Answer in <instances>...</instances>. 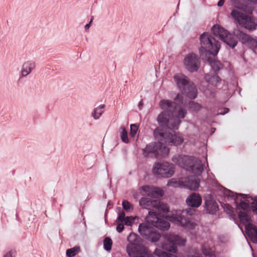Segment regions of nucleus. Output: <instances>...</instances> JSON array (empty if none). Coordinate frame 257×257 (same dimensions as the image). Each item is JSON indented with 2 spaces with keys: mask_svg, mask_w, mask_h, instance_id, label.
Instances as JSON below:
<instances>
[{
  "mask_svg": "<svg viewBox=\"0 0 257 257\" xmlns=\"http://www.w3.org/2000/svg\"><path fill=\"white\" fill-rule=\"evenodd\" d=\"M154 136L158 142L151 143L143 149V155L146 157L164 158L169 152L166 144L178 146L184 141L180 134L171 130L163 132L160 128H157L154 131Z\"/></svg>",
  "mask_w": 257,
  "mask_h": 257,
  "instance_id": "nucleus-1",
  "label": "nucleus"
},
{
  "mask_svg": "<svg viewBox=\"0 0 257 257\" xmlns=\"http://www.w3.org/2000/svg\"><path fill=\"white\" fill-rule=\"evenodd\" d=\"M139 204L142 207L150 210L149 215L146 218L149 223L161 230H168L170 228L169 222L164 218L161 217L162 212L169 211V207L167 204L145 197L140 199Z\"/></svg>",
  "mask_w": 257,
  "mask_h": 257,
  "instance_id": "nucleus-2",
  "label": "nucleus"
},
{
  "mask_svg": "<svg viewBox=\"0 0 257 257\" xmlns=\"http://www.w3.org/2000/svg\"><path fill=\"white\" fill-rule=\"evenodd\" d=\"M174 103L167 99H162L159 102L160 108L164 111L157 117V121L160 125L158 128L166 132L169 130L177 129L180 123L178 119H174L173 114L171 113L173 109Z\"/></svg>",
  "mask_w": 257,
  "mask_h": 257,
  "instance_id": "nucleus-3",
  "label": "nucleus"
},
{
  "mask_svg": "<svg viewBox=\"0 0 257 257\" xmlns=\"http://www.w3.org/2000/svg\"><path fill=\"white\" fill-rule=\"evenodd\" d=\"M127 240L126 251L130 257H153L147 247L139 245L140 238L136 234L131 233Z\"/></svg>",
  "mask_w": 257,
  "mask_h": 257,
  "instance_id": "nucleus-4",
  "label": "nucleus"
},
{
  "mask_svg": "<svg viewBox=\"0 0 257 257\" xmlns=\"http://www.w3.org/2000/svg\"><path fill=\"white\" fill-rule=\"evenodd\" d=\"M200 44L199 51L201 56L207 53L215 56L220 48L219 43L207 32H204L200 35Z\"/></svg>",
  "mask_w": 257,
  "mask_h": 257,
  "instance_id": "nucleus-5",
  "label": "nucleus"
},
{
  "mask_svg": "<svg viewBox=\"0 0 257 257\" xmlns=\"http://www.w3.org/2000/svg\"><path fill=\"white\" fill-rule=\"evenodd\" d=\"M173 79L177 87L182 93L186 94L191 99L196 97L197 89L193 83L186 75L181 73H176L173 76Z\"/></svg>",
  "mask_w": 257,
  "mask_h": 257,
  "instance_id": "nucleus-6",
  "label": "nucleus"
},
{
  "mask_svg": "<svg viewBox=\"0 0 257 257\" xmlns=\"http://www.w3.org/2000/svg\"><path fill=\"white\" fill-rule=\"evenodd\" d=\"M226 195L229 197H234L235 202L238 203V207L244 210L252 208V211L257 214V200L246 195L236 194L231 191H227Z\"/></svg>",
  "mask_w": 257,
  "mask_h": 257,
  "instance_id": "nucleus-7",
  "label": "nucleus"
},
{
  "mask_svg": "<svg viewBox=\"0 0 257 257\" xmlns=\"http://www.w3.org/2000/svg\"><path fill=\"white\" fill-rule=\"evenodd\" d=\"M168 186L173 187H183L190 190H196L199 186V182L198 179L193 176L182 177L177 180L171 179L167 184Z\"/></svg>",
  "mask_w": 257,
  "mask_h": 257,
  "instance_id": "nucleus-8",
  "label": "nucleus"
},
{
  "mask_svg": "<svg viewBox=\"0 0 257 257\" xmlns=\"http://www.w3.org/2000/svg\"><path fill=\"white\" fill-rule=\"evenodd\" d=\"M165 240L162 244V248L167 251L176 252L177 245H184L185 240L180 236L173 234L166 233L164 235Z\"/></svg>",
  "mask_w": 257,
  "mask_h": 257,
  "instance_id": "nucleus-9",
  "label": "nucleus"
},
{
  "mask_svg": "<svg viewBox=\"0 0 257 257\" xmlns=\"http://www.w3.org/2000/svg\"><path fill=\"white\" fill-rule=\"evenodd\" d=\"M211 31L215 36L218 37L230 47L234 48L237 45L236 39L220 26L218 25L213 26Z\"/></svg>",
  "mask_w": 257,
  "mask_h": 257,
  "instance_id": "nucleus-10",
  "label": "nucleus"
},
{
  "mask_svg": "<svg viewBox=\"0 0 257 257\" xmlns=\"http://www.w3.org/2000/svg\"><path fill=\"white\" fill-rule=\"evenodd\" d=\"M188 211L183 210L181 213H177L171 217V220L187 229L195 228L196 224L187 216Z\"/></svg>",
  "mask_w": 257,
  "mask_h": 257,
  "instance_id": "nucleus-11",
  "label": "nucleus"
},
{
  "mask_svg": "<svg viewBox=\"0 0 257 257\" xmlns=\"http://www.w3.org/2000/svg\"><path fill=\"white\" fill-rule=\"evenodd\" d=\"M155 174L165 178L171 177L175 172L174 165L169 162H158L153 168Z\"/></svg>",
  "mask_w": 257,
  "mask_h": 257,
  "instance_id": "nucleus-12",
  "label": "nucleus"
},
{
  "mask_svg": "<svg viewBox=\"0 0 257 257\" xmlns=\"http://www.w3.org/2000/svg\"><path fill=\"white\" fill-rule=\"evenodd\" d=\"M183 64L185 68L189 72H196L200 65V58L195 53H190L186 55Z\"/></svg>",
  "mask_w": 257,
  "mask_h": 257,
  "instance_id": "nucleus-13",
  "label": "nucleus"
},
{
  "mask_svg": "<svg viewBox=\"0 0 257 257\" xmlns=\"http://www.w3.org/2000/svg\"><path fill=\"white\" fill-rule=\"evenodd\" d=\"M139 231L142 236L152 242H156L160 239L161 234L152 227H149L147 224L142 223L139 225Z\"/></svg>",
  "mask_w": 257,
  "mask_h": 257,
  "instance_id": "nucleus-14",
  "label": "nucleus"
},
{
  "mask_svg": "<svg viewBox=\"0 0 257 257\" xmlns=\"http://www.w3.org/2000/svg\"><path fill=\"white\" fill-rule=\"evenodd\" d=\"M174 100L175 102L172 101V103H174V104H173V109L172 110L171 113H173V114L174 119H178L180 121L179 119L183 118L187 113V111L185 109L180 106H178L177 105H176V103H178L179 105H184L182 95L178 94L174 98Z\"/></svg>",
  "mask_w": 257,
  "mask_h": 257,
  "instance_id": "nucleus-15",
  "label": "nucleus"
},
{
  "mask_svg": "<svg viewBox=\"0 0 257 257\" xmlns=\"http://www.w3.org/2000/svg\"><path fill=\"white\" fill-rule=\"evenodd\" d=\"M178 165L195 175H200L204 168L202 162H178Z\"/></svg>",
  "mask_w": 257,
  "mask_h": 257,
  "instance_id": "nucleus-16",
  "label": "nucleus"
},
{
  "mask_svg": "<svg viewBox=\"0 0 257 257\" xmlns=\"http://www.w3.org/2000/svg\"><path fill=\"white\" fill-rule=\"evenodd\" d=\"M142 190L143 195H146L153 198L162 196L164 194L163 191L160 188L148 185L143 186Z\"/></svg>",
  "mask_w": 257,
  "mask_h": 257,
  "instance_id": "nucleus-17",
  "label": "nucleus"
},
{
  "mask_svg": "<svg viewBox=\"0 0 257 257\" xmlns=\"http://www.w3.org/2000/svg\"><path fill=\"white\" fill-rule=\"evenodd\" d=\"M36 62L33 60H28L24 62L22 65L20 77L24 78L29 75L35 68Z\"/></svg>",
  "mask_w": 257,
  "mask_h": 257,
  "instance_id": "nucleus-18",
  "label": "nucleus"
},
{
  "mask_svg": "<svg viewBox=\"0 0 257 257\" xmlns=\"http://www.w3.org/2000/svg\"><path fill=\"white\" fill-rule=\"evenodd\" d=\"M186 201L188 206L197 208L201 204L202 198L199 194L192 193L187 197Z\"/></svg>",
  "mask_w": 257,
  "mask_h": 257,
  "instance_id": "nucleus-19",
  "label": "nucleus"
},
{
  "mask_svg": "<svg viewBox=\"0 0 257 257\" xmlns=\"http://www.w3.org/2000/svg\"><path fill=\"white\" fill-rule=\"evenodd\" d=\"M242 23L240 25L249 30H254L256 29L257 22H256L252 17L249 16H246Z\"/></svg>",
  "mask_w": 257,
  "mask_h": 257,
  "instance_id": "nucleus-20",
  "label": "nucleus"
},
{
  "mask_svg": "<svg viewBox=\"0 0 257 257\" xmlns=\"http://www.w3.org/2000/svg\"><path fill=\"white\" fill-rule=\"evenodd\" d=\"M205 206L206 210L209 213H214L218 209V206L215 202L211 197H209L205 200Z\"/></svg>",
  "mask_w": 257,
  "mask_h": 257,
  "instance_id": "nucleus-21",
  "label": "nucleus"
},
{
  "mask_svg": "<svg viewBox=\"0 0 257 257\" xmlns=\"http://www.w3.org/2000/svg\"><path fill=\"white\" fill-rule=\"evenodd\" d=\"M245 231L250 240L254 243H257V227L252 224L246 227Z\"/></svg>",
  "mask_w": 257,
  "mask_h": 257,
  "instance_id": "nucleus-22",
  "label": "nucleus"
},
{
  "mask_svg": "<svg viewBox=\"0 0 257 257\" xmlns=\"http://www.w3.org/2000/svg\"><path fill=\"white\" fill-rule=\"evenodd\" d=\"M205 79L209 84L215 86H217L218 84L220 82V78L214 72H210L206 74Z\"/></svg>",
  "mask_w": 257,
  "mask_h": 257,
  "instance_id": "nucleus-23",
  "label": "nucleus"
},
{
  "mask_svg": "<svg viewBox=\"0 0 257 257\" xmlns=\"http://www.w3.org/2000/svg\"><path fill=\"white\" fill-rule=\"evenodd\" d=\"M238 217L240 222L245 226V229L246 227H249L250 225L252 224L250 217L245 212L240 211L238 213Z\"/></svg>",
  "mask_w": 257,
  "mask_h": 257,
  "instance_id": "nucleus-24",
  "label": "nucleus"
},
{
  "mask_svg": "<svg viewBox=\"0 0 257 257\" xmlns=\"http://www.w3.org/2000/svg\"><path fill=\"white\" fill-rule=\"evenodd\" d=\"M105 105L101 104L94 108L91 113L92 117L95 120L98 119L105 111Z\"/></svg>",
  "mask_w": 257,
  "mask_h": 257,
  "instance_id": "nucleus-25",
  "label": "nucleus"
},
{
  "mask_svg": "<svg viewBox=\"0 0 257 257\" xmlns=\"http://www.w3.org/2000/svg\"><path fill=\"white\" fill-rule=\"evenodd\" d=\"M239 10H232L230 15L232 18H233L239 25H240L241 23H242L243 22H244L243 20L246 15L239 12Z\"/></svg>",
  "mask_w": 257,
  "mask_h": 257,
  "instance_id": "nucleus-26",
  "label": "nucleus"
},
{
  "mask_svg": "<svg viewBox=\"0 0 257 257\" xmlns=\"http://www.w3.org/2000/svg\"><path fill=\"white\" fill-rule=\"evenodd\" d=\"M234 35L238 38L240 41L243 44L247 45L250 40L251 37L247 34L242 33L238 30L234 31Z\"/></svg>",
  "mask_w": 257,
  "mask_h": 257,
  "instance_id": "nucleus-27",
  "label": "nucleus"
},
{
  "mask_svg": "<svg viewBox=\"0 0 257 257\" xmlns=\"http://www.w3.org/2000/svg\"><path fill=\"white\" fill-rule=\"evenodd\" d=\"M120 137L121 141L126 144L129 143V140L127 136V133L123 126L120 127Z\"/></svg>",
  "mask_w": 257,
  "mask_h": 257,
  "instance_id": "nucleus-28",
  "label": "nucleus"
},
{
  "mask_svg": "<svg viewBox=\"0 0 257 257\" xmlns=\"http://www.w3.org/2000/svg\"><path fill=\"white\" fill-rule=\"evenodd\" d=\"M80 250V248L78 246H75L73 248L68 249L66 250V255L68 257H73L77 254Z\"/></svg>",
  "mask_w": 257,
  "mask_h": 257,
  "instance_id": "nucleus-29",
  "label": "nucleus"
},
{
  "mask_svg": "<svg viewBox=\"0 0 257 257\" xmlns=\"http://www.w3.org/2000/svg\"><path fill=\"white\" fill-rule=\"evenodd\" d=\"M202 251L203 253L206 256L215 257L212 249L210 247H207L205 245L202 246Z\"/></svg>",
  "mask_w": 257,
  "mask_h": 257,
  "instance_id": "nucleus-30",
  "label": "nucleus"
},
{
  "mask_svg": "<svg viewBox=\"0 0 257 257\" xmlns=\"http://www.w3.org/2000/svg\"><path fill=\"white\" fill-rule=\"evenodd\" d=\"M173 161H193V160L189 156L180 154L176 155L173 158Z\"/></svg>",
  "mask_w": 257,
  "mask_h": 257,
  "instance_id": "nucleus-31",
  "label": "nucleus"
},
{
  "mask_svg": "<svg viewBox=\"0 0 257 257\" xmlns=\"http://www.w3.org/2000/svg\"><path fill=\"white\" fill-rule=\"evenodd\" d=\"M188 257H203L201 253L198 249L192 248L191 249L188 255Z\"/></svg>",
  "mask_w": 257,
  "mask_h": 257,
  "instance_id": "nucleus-32",
  "label": "nucleus"
},
{
  "mask_svg": "<svg viewBox=\"0 0 257 257\" xmlns=\"http://www.w3.org/2000/svg\"><path fill=\"white\" fill-rule=\"evenodd\" d=\"M112 241L109 237H106L103 241V246L104 249L107 251H109L112 246Z\"/></svg>",
  "mask_w": 257,
  "mask_h": 257,
  "instance_id": "nucleus-33",
  "label": "nucleus"
},
{
  "mask_svg": "<svg viewBox=\"0 0 257 257\" xmlns=\"http://www.w3.org/2000/svg\"><path fill=\"white\" fill-rule=\"evenodd\" d=\"M123 208L127 212H130L133 210V206L127 200L123 201L122 203Z\"/></svg>",
  "mask_w": 257,
  "mask_h": 257,
  "instance_id": "nucleus-34",
  "label": "nucleus"
},
{
  "mask_svg": "<svg viewBox=\"0 0 257 257\" xmlns=\"http://www.w3.org/2000/svg\"><path fill=\"white\" fill-rule=\"evenodd\" d=\"M201 106L200 104L197 103H195L194 102H191L190 103L189 108L192 111H198L201 108Z\"/></svg>",
  "mask_w": 257,
  "mask_h": 257,
  "instance_id": "nucleus-35",
  "label": "nucleus"
},
{
  "mask_svg": "<svg viewBox=\"0 0 257 257\" xmlns=\"http://www.w3.org/2000/svg\"><path fill=\"white\" fill-rule=\"evenodd\" d=\"M210 66L214 71L218 70L221 66V64L218 61L215 60L209 62Z\"/></svg>",
  "mask_w": 257,
  "mask_h": 257,
  "instance_id": "nucleus-36",
  "label": "nucleus"
},
{
  "mask_svg": "<svg viewBox=\"0 0 257 257\" xmlns=\"http://www.w3.org/2000/svg\"><path fill=\"white\" fill-rule=\"evenodd\" d=\"M134 218L132 216H126L122 222L127 226H131L133 223Z\"/></svg>",
  "mask_w": 257,
  "mask_h": 257,
  "instance_id": "nucleus-37",
  "label": "nucleus"
},
{
  "mask_svg": "<svg viewBox=\"0 0 257 257\" xmlns=\"http://www.w3.org/2000/svg\"><path fill=\"white\" fill-rule=\"evenodd\" d=\"M130 136L134 137L137 134L138 130V127L136 124H131L130 126Z\"/></svg>",
  "mask_w": 257,
  "mask_h": 257,
  "instance_id": "nucleus-38",
  "label": "nucleus"
},
{
  "mask_svg": "<svg viewBox=\"0 0 257 257\" xmlns=\"http://www.w3.org/2000/svg\"><path fill=\"white\" fill-rule=\"evenodd\" d=\"M247 45L252 49L256 48L257 47V41L251 37Z\"/></svg>",
  "mask_w": 257,
  "mask_h": 257,
  "instance_id": "nucleus-39",
  "label": "nucleus"
},
{
  "mask_svg": "<svg viewBox=\"0 0 257 257\" xmlns=\"http://www.w3.org/2000/svg\"><path fill=\"white\" fill-rule=\"evenodd\" d=\"M231 3L235 8L238 10H241L242 8L239 0H231Z\"/></svg>",
  "mask_w": 257,
  "mask_h": 257,
  "instance_id": "nucleus-40",
  "label": "nucleus"
},
{
  "mask_svg": "<svg viewBox=\"0 0 257 257\" xmlns=\"http://www.w3.org/2000/svg\"><path fill=\"white\" fill-rule=\"evenodd\" d=\"M125 217L124 212L123 211H121L118 213V216L116 221L122 222Z\"/></svg>",
  "mask_w": 257,
  "mask_h": 257,
  "instance_id": "nucleus-41",
  "label": "nucleus"
},
{
  "mask_svg": "<svg viewBox=\"0 0 257 257\" xmlns=\"http://www.w3.org/2000/svg\"><path fill=\"white\" fill-rule=\"evenodd\" d=\"M118 224L116 226V230L118 232H121L124 229V224L121 222H117Z\"/></svg>",
  "mask_w": 257,
  "mask_h": 257,
  "instance_id": "nucleus-42",
  "label": "nucleus"
},
{
  "mask_svg": "<svg viewBox=\"0 0 257 257\" xmlns=\"http://www.w3.org/2000/svg\"><path fill=\"white\" fill-rule=\"evenodd\" d=\"M225 2V0H219V1L217 3V6L218 7H222Z\"/></svg>",
  "mask_w": 257,
  "mask_h": 257,
  "instance_id": "nucleus-43",
  "label": "nucleus"
},
{
  "mask_svg": "<svg viewBox=\"0 0 257 257\" xmlns=\"http://www.w3.org/2000/svg\"><path fill=\"white\" fill-rule=\"evenodd\" d=\"M92 19H91V20H90V21L89 23V24H86V25L85 26L84 28H85V29L86 30H88V29H89V28H90V26H91V23H92Z\"/></svg>",
  "mask_w": 257,
  "mask_h": 257,
  "instance_id": "nucleus-44",
  "label": "nucleus"
},
{
  "mask_svg": "<svg viewBox=\"0 0 257 257\" xmlns=\"http://www.w3.org/2000/svg\"><path fill=\"white\" fill-rule=\"evenodd\" d=\"M4 257H13V252L12 251H10L6 254Z\"/></svg>",
  "mask_w": 257,
  "mask_h": 257,
  "instance_id": "nucleus-45",
  "label": "nucleus"
},
{
  "mask_svg": "<svg viewBox=\"0 0 257 257\" xmlns=\"http://www.w3.org/2000/svg\"><path fill=\"white\" fill-rule=\"evenodd\" d=\"M228 111H229V109L228 108H224V111L220 112H219V114L223 115V114H225L226 113L228 112Z\"/></svg>",
  "mask_w": 257,
  "mask_h": 257,
  "instance_id": "nucleus-46",
  "label": "nucleus"
},
{
  "mask_svg": "<svg viewBox=\"0 0 257 257\" xmlns=\"http://www.w3.org/2000/svg\"><path fill=\"white\" fill-rule=\"evenodd\" d=\"M139 107L140 108V109H141L142 108V107L143 106V102L141 101H140L139 103Z\"/></svg>",
  "mask_w": 257,
  "mask_h": 257,
  "instance_id": "nucleus-47",
  "label": "nucleus"
},
{
  "mask_svg": "<svg viewBox=\"0 0 257 257\" xmlns=\"http://www.w3.org/2000/svg\"><path fill=\"white\" fill-rule=\"evenodd\" d=\"M226 209L229 210V211H230L231 210V207L230 206H229V205H227V207H226Z\"/></svg>",
  "mask_w": 257,
  "mask_h": 257,
  "instance_id": "nucleus-48",
  "label": "nucleus"
}]
</instances>
